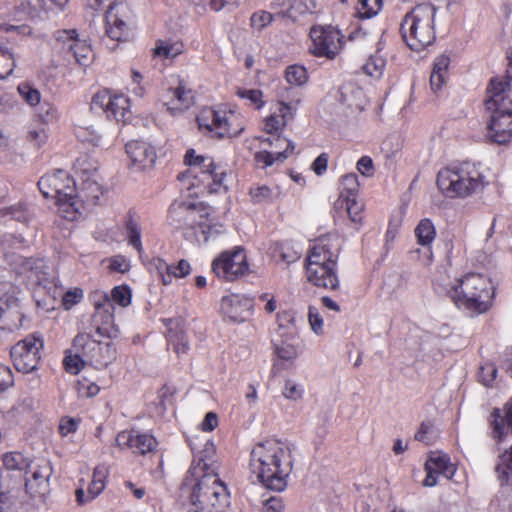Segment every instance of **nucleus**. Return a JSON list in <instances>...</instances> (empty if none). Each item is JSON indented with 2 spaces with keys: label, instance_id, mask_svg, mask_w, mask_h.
Segmentation results:
<instances>
[{
  "label": "nucleus",
  "instance_id": "6",
  "mask_svg": "<svg viewBox=\"0 0 512 512\" xmlns=\"http://www.w3.org/2000/svg\"><path fill=\"white\" fill-rule=\"evenodd\" d=\"M510 81L494 77L487 87L485 109L489 112L486 121L487 139L499 145H505L512 139V99Z\"/></svg>",
  "mask_w": 512,
  "mask_h": 512
},
{
  "label": "nucleus",
  "instance_id": "16",
  "mask_svg": "<svg viewBox=\"0 0 512 512\" xmlns=\"http://www.w3.org/2000/svg\"><path fill=\"white\" fill-rule=\"evenodd\" d=\"M340 244V237L335 233L319 237L309 250L305 266H311V264L337 266Z\"/></svg>",
  "mask_w": 512,
  "mask_h": 512
},
{
  "label": "nucleus",
  "instance_id": "53",
  "mask_svg": "<svg viewBox=\"0 0 512 512\" xmlns=\"http://www.w3.org/2000/svg\"><path fill=\"white\" fill-rule=\"evenodd\" d=\"M74 353L69 352L64 360H63V364H64V367H65V370L68 372V373H71V374H78L80 372V370L82 369V367L87 364L86 360L84 359V357H82V353L80 352H77V351H74Z\"/></svg>",
  "mask_w": 512,
  "mask_h": 512
},
{
  "label": "nucleus",
  "instance_id": "5",
  "mask_svg": "<svg viewBox=\"0 0 512 512\" xmlns=\"http://www.w3.org/2000/svg\"><path fill=\"white\" fill-rule=\"evenodd\" d=\"M213 208L191 199H176L168 210L171 223L184 231L185 236L193 235L203 242L224 232V225L212 217Z\"/></svg>",
  "mask_w": 512,
  "mask_h": 512
},
{
  "label": "nucleus",
  "instance_id": "45",
  "mask_svg": "<svg viewBox=\"0 0 512 512\" xmlns=\"http://www.w3.org/2000/svg\"><path fill=\"white\" fill-rule=\"evenodd\" d=\"M384 0H358L356 12L361 19H370L376 16L383 7Z\"/></svg>",
  "mask_w": 512,
  "mask_h": 512
},
{
  "label": "nucleus",
  "instance_id": "49",
  "mask_svg": "<svg viewBox=\"0 0 512 512\" xmlns=\"http://www.w3.org/2000/svg\"><path fill=\"white\" fill-rule=\"evenodd\" d=\"M305 393L304 385L293 379H286L282 389L284 398L291 401H299L303 398Z\"/></svg>",
  "mask_w": 512,
  "mask_h": 512
},
{
  "label": "nucleus",
  "instance_id": "62",
  "mask_svg": "<svg viewBox=\"0 0 512 512\" xmlns=\"http://www.w3.org/2000/svg\"><path fill=\"white\" fill-rule=\"evenodd\" d=\"M384 69V62L375 57H370L367 59L365 64L362 66V70L366 75L371 77H380L382 75Z\"/></svg>",
  "mask_w": 512,
  "mask_h": 512
},
{
  "label": "nucleus",
  "instance_id": "58",
  "mask_svg": "<svg viewBox=\"0 0 512 512\" xmlns=\"http://www.w3.org/2000/svg\"><path fill=\"white\" fill-rule=\"evenodd\" d=\"M104 488H105V486L103 483H99L92 479V481L90 482L88 489H87V492H88L87 495H85V492L82 488L77 489V491H76L77 501L79 503H84L89 500H92L96 496H98L104 490Z\"/></svg>",
  "mask_w": 512,
  "mask_h": 512
},
{
  "label": "nucleus",
  "instance_id": "29",
  "mask_svg": "<svg viewBox=\"0 0 512 512\" xmlns=\"http://www.w3.org/2000/svg\"><path fill=\"white\" fill-rule=\"evenodd\" d=\"M57 212L59 216L68 221L78 220L86 209L83 202L78 198L77 193L68 192L67 196H61L55 199Z\"/></svg>",
  "mask_w": 512,
  "mask_h": 512
},
{
  "label": "nucleus",
  "instance_id": "42",
  "mask_svg": "<svg viewBox=\"0 0 512 512\" xmlns=\"http://www.w3.org/2000/svg\"><path fill=\"white\" fill-rule=\"evenodd\" d=\"M153 51L155 56L174 59L184 52V44L182 41L158 40Z\"/></svg>",
  "mask_w": 512,
  "mask_h": 512
},
{
  "label": "nucleus",
  "instance_id": "24",
  "mask_svg": "<svg viewBox=\"0 0 512 512\" xmlns=\"http://www.w3.org/2000/svg\"><path fill=\"white\" fill-rule=\"evenodd\" d=\"M122 5L115 2L109 4L108 10L105 14V28L107 36L115 41H125L129 37V27L123 20Z\"/></svg>",
  "mask_w": 512,
  "mask_h": 512
},
{
  "label": "nucleus",
  "instance_id": "9",
  "mask_svg": "<svg viewBox=\"0 0 512 512\" xmlns=\"http://www.w3.org/2000/svg\"><path fill=\"white\" fill-rule=\"evenodd\" d=\"M436 9L432 4L415 6L401 21L400 32L407 46L413 51H422L435 41Z\"/></svg>",
  "mask_w": 512,
  "mask_h": 512
},
{
  "label": "nucleus",
  "instance_id": "32",
  "mask_svg": "<svg viewBox=\"0 0 512 512\" xmlns=\"http://www.w3.org/2000/svg\"><path fill=\"white\" fill-rule=\"evenodd\" d=\"M88 300L93 306L95 314L102 320H110L114 318L115 307L111 301L109 294L102 290L91 291Z\"/></svg>",
  "mask_w": 512,
  "mask_h": 512
},
{
  "label": "nucleus",
  "instance_id": "56",
  "mask_svg": "<svg viewBox=\"0 0 512 512\" xmlns=\"http://www.w3.org/2000/svg\"><path fill=\"white\" fill-rule=\"evenodd\" d=\"M275 350L280 360L292 364L298 357L297 348L289 343L283 342L281 344L275 343Z\"/></svg>",
  "mask_w": 512,
  "mask_h": 512
},
{
  "label": "nucleus",
  "instance_id": "18",
  "mask_svg": "<svg viewBox=\"0 0 512 512\" xmlns=\"http://www.w3.org/2000/svg\"><path fill=\"white\" fill-rule=\"evenodd\" d=\"M116 446L121 450H131L135 454H146L157 446L155 437L136 429L120 431L115 439Z\"/></svg>",
  "mask_w": 512,
  "mask_h": 512
},
{
  "label": "nucleus",
  "instance_id": "41",
  "mask_svg": "<svg viewBox=\"0 0 512 512\" xmlns=\"http://www.w3.org/2000/svg\"><path fill=\"white\" fill-rule=\"evenodd\" d=\"M79 182L86 179L99 178L98 165L88 156L79 157L74 164Z\"/></svg>",
  "mask_w": 512,
  "mask_h": 512
},
{
  "label": "nucleus",
  "instance_id": "28",
  "mask_svg": "<svg viewBox=\"0 0 512 512\" xmlns=\"http://www.w3.org/2000/svg\"><path fill=\"white\" fill-rule=\"evenodd\" d=\"M292 106L286 102H279L276 112L271 113L264 119V131L270 135H277L287 125L289 120L294 118Z\"/></svg>",
  "mask_w": 512,
  "mask_h": 512
},
{
  "label": "nucleus",
  "instance_id": "60",
  "mask_svg": "<svg viewBox=\"0 0 512 512\" xmlns=\"http://www.w3.org/2000/svg\"><path fill=\"white\" fill-rule=\"evenodd\" d=\"M274 15L268 11L259 10L252 14L250 25L256 30H262L272 23Z\"/></svg>",
  "mask_w": 512,
  "mask_h": 512
},
{
  "label": "nucleus",
  "instance_id": "2",
  "mask_svg": "<svg viewBox=\"0 0 512 512\" xmlns=\"http://www.w3.org/2000/svg\"><path fill=\"white\" fill-rule=\"evenodd\" d=\"M459 310L471 315L484 314L490 310L495 297L496 288L490 277L469 272L449 282L441 291Z\"/></svg>",
  "mask_w": 512,
  "mask_h": 512
},
{
  "label": "nucleus",
  "instance_id": "4",
  "mask_svg": "<svg viewBox=\"0 0 512 512\" xmlns=\"http://www.w3.org/2000/svg\"><path fill=\"white\" fill-rule=\"evenodd\" d=\"M207 464L192 465L185 477L183 491L189 494L192 506L207 512H223L229 506V492L214 470Z\"/></svg>",
  "mask_w": 512,
  "mask_h": 512
},
{
  "label": "nucleus",
  "instance_id": "64",
  "mask_svg": "<svg viewBox=\"0 0 512 512\" xmlns=\"http://www.w3.org/2000/svg\"><path fill=\"white\" fill-rule=\"evenodd\" d=\"M39 105L37 115L43 123L47 124L57 119V109L53 105L47 102Z\"/></svg>",
  "mask_w": 512,
  "mask_h": 512
},
{
  "label": "nucleus",
  "instance_id": "59",
  "mask_svg": "<svg viewBox=\"0 0 512 512\" xmlns=\"http://www.w3.org/2000/svg\"><path fill=\"white\" fill-rule=\"evenodd\" d=\"M346 210L348 216L355 224H361L363 219V204L356 201L354 197L346 198Z\"/></svg>",
  "mask_w": 512,
  "mask_h": 512
},
{
  "label": "nucleus",
  "instance_id": "10",
  "mask_svg": "<svg viewBox=\"0 0 512 512\" xmlns=\"http://www.w3.org/2000/svg\"><path fill=\"white\" fill-rule=\"evenodd\" d=\"M196 121L201 131L216 139L237 137L245 129L243 115L227 106L204 107Z\"/></svg>",
  "mask_w": 512,
  "mask_h": 512
},
{
  "label": "nucleus",
  "instance_id": "13",
  "mask_svg": "<svg viewBox=\"0 0 512 512\" xmlns=\"http://www.w3.org/2000/svg\"><path fill=\"white\" fill-rule=\"evenodd\" d=\"M194 91L180 76L171 77L164 90L161 101L172 115L188 110L194 104Z\"/></svg>",
  "mask_w": 512,
  "mask_h": 512
},
{
  "label": "nucleus",
  "instance_id": "1",
  "mask_svg": "<svg viewBox=\"0 0 512 512\" xmlns=\"http://www.w3.org/2000/svg\"><path fill=\"white\" fill-rule=\"evenodd\" d=\"M292 445L284 440L270 438L254 445L250 452L252 474L268 489L283 491L293 470Z\"/></svg>",
  "mask_w": 512,
  "mask_h": 512
},
{
  "label": "nucleus",
  "instance_id": "50",
  "mask_svg": "<svg viewBox=\"0 0 512 512\" xmlns=\"http://www.w3.org/2000/svg\"><path fill=\"white\" fill-rule=\"evenodd\" d=\"M109 297L113 304H118L121 307H127L131 303L132 291L128 285H118L112 288Z\"/></svg>",
  "mask_w": 512,
  "mask_h": 512
},
{
  "label": "nucleus",
  "instance_id": "43",
  "mask_svg": "<svg viewBox=\"0 0 512 512\" xmlns=\"http://www.w3.org/2000/svg\"><path fill=\"white\" fill-rule=\"evenodd\" d=\"M2 318H18L24 320V315L19 312L18 299L12 295L0 296V320Z\"/></svg>",
  "mask_w": 512,
  "mask_h": 512
},
{
  "label": "nucleus",
  "instance_id": "19",
  "mask_svg": "<svg viewBox=\"0 0 512 512\" xmlns=\"http://www.w3.org/2000/svg\"><path fill=\"white\" fill-rule=\"evenodd\" d=\"M426 477L423 485L426 487H434L438 483V476L442 475L447 479H451L456 467L450 461L447 454L441 452H432L425 463Z\"/></svg>",
  "mask_w": 512,
  "mask_h": 512
},
{
  "label": "nucleus",
  "instance_id": "52",
  "mask_svg": "<svg viewBox=\"0 0 512 512\" xmlns=\"http://www.w3.org/2000/svg\"><path fill=\"white\" fill-rule=\"evenodd\" d=\"M192 4L202 11H221L225 6L238 5L240 0H191Z\"/></svg>",
  "mask_w": 512,
  "mask_h": 512
},
{
  "label": "nucleus",
  "instance_id": "46",
  "mask_svg": "<svg viewBox=\"0 0 512 512\" xmlns=\"http://www.w3.org/2000/svg\"><path fill=\"white\" fill-rule=\"evenodd\" d=\"M236 95L241 99L247 100L248 105L255 110H260L265 105L263 92L259 89H238Z\"/></svg>",
  "mask_w": 512,
  "mask_h": 512
},
{
  "label": "nucleus",
  "instance_id": "27",
  "mask_svg": "<svg viewBox=\"0 0 512 512\" xmlns=\"http://www.w3.org/2000/svg\"><path fill=\"white\" fill-rule=\"evenodd\" d=\"M493 437L498 443L512 439V399L504 410L494 409L491 415Z\"/></svg>",
  "mask_w": 512,
  "mask_h": 512
},
{
  "label": "nucleus",
  "instance_id": "11",
  "mask_svg": "<svg viewBox=\"0 0 512 512\" xmlns=\"http://www.w3.org/2000/svg\"><path fill=\"white\" fill-rule=\"evenodd\" d=\"M249 270L247 255L244 248L235 246L222 251L211 262V272L225 282H234Z\"/></svg>",
  "mask_w": 512,
  "mask_h": 512
},
{
  "label": "nucleus",
  "instance_id": "34",
  "mask_svg": "<svg viewBox=\"0 0 512 512\" xmlns=\"http://www.w3.org/2000/svg\"><path fill=\"white\" fill-rule=\"evenodd\" d=\"M449 65L450 57L448 55L442 54L435 58L430 75V85L432 90L438 91L446 83Z\"/></svg>",
  "mask_w": 512,
  "mask_h": 512
},
{
  "label": "nucleus",
  "instance_id": "37",
  "mask_svg": "<svg viewBox=\"0 0 512 512\" xmlns=\"http://www.w3.org/2000/svg\"><path fill=\"white\" fill-rule=\"evenodd\" d=\"M167 341L178 356L186 354L189 350L187 336L180 327L179 322H169Z\"/></svg>",
  "mask_w": 512,
  "mask_h": 512
},
{
  "label": "nucleus",
  "instance_id": "20",
  "mask_svg": "<svg viewBox=\"0 0 512 512\" xmlns=\"http://www.w3.org/2000/svg\"><path fill=\"white\" fill-rule=\"evenodd\" d=\"M125 149L134 169L143 171L154 166L157 154L154 146L150 143L132 140L125 145Z\"/></svg>",
  "mask_w": 512,
  "mask_h": 512
},
{
  "label": "nucleus",
  "instance_id": "23",
  "mask_svg": "<svg viewBox=\"0 0 512 512\" xmlns=\"http://www.w3.org/2000/svg\"><path fill=\"white\" fill-rule=\"evenodd\" d=\"M31 476L24 477L26 492L32 497L44 496L49 491V479L52 475V467L49 462L30 467Z\"/></svg>",
  "mask_w": 512,
  "mask_h": 512
},
{
  "label": "nucleus",
  "instance_id": "61",
  "mask_svg": "<svg viewBox=\"0 0 512 512\" xmlns=\"http://www.w3.org/2000/svg\"><path fill=\"white\" fill-rule=\"evenodd\" d=\"M77 391L81 397H93L99 393L100 388L86 377H81L77 382Z\"/></svg>",
  "mask_w": 512,
  "mask_h": 512
},
{
  "label": "nucleus",
  "instance_id": "8",
  "mask_svg": "<svg viewBox=\"0 0 512 512\" xmlns=\"http://www.w3.org/2000/svg\"><path fill=\"white\" fill-rule=\"evenodd\" d=\"M118 333L119 329L115 322L90 324L75 337L72 349L82 353L87 364L97 369L104 368L115 360L116 350L110 342L102 341L101 338L112 339L117 337Z\"/></svg>",
  "mask_w": 512,
  "mask_h": 512
},
{
  "label": "nucleus",
  "instance_id": "51",
  "mask_svg": "<svg viewBox=\"0 0 512 512\" xmlns=\"http://www.w3.org/2000/svg\"><path fill=\"white\" fill-rule=\"evenodd\" d=\"M18 93L22 99L30 106L40 104L41 93L28 82H21L17 87Z\"/></svg>",
  "mask_w": 512,
  "mask_h": 512
},
{
  "label": "nucleus",
  "instance_id": "55",
  "mask_svg": "<svg viewBox=\"0 0 512 512\" xmlns=\"http://www.w3.org/2000/svg\"><path fill=\"white\" fill-rule=\"evenodd\" d=\"M84 298V291L80 287H73L68 289L62 296L61 304L65 310L72 309L75 305L80 303Z\"/></svg>",
  "mask_w": 512,
  "mask_h": 512
},
{
  "label": "nucleus",
  "instance_id": "39",
  "mask_svg": "<svg viewBox=\"0 0 512 512\" xmlns=\"http://www.w3.org/2000/svg\"><path fill=\"white\" fill-rule=\"evenodd\" d=\"M68 51L72 53L75 61L81 66H88L93 59V51L91 45L86 40L78 37L69 44Z\"/></svg>",
  "mask_w": 512,
  "mask_h": 512
},
{
  "label": "nucleus",
  "instance_id": "22",
  "mask_svg": "<svg viewBox=\"0 0 512 512\" xmlns=\"http://www.w3.org/2000/svg\"><path fill=\"white\" fill-rule=\"evenodd\" d=\"M4 470L0 472V480L10 478L14 484H19L28 474L31 461L19 452H9L2 458Z\"/></svg>",
  "mask_w": 512,
  "mask_h": 512
},
{
  "label": "nucleus",
  "instance_id": "57",
  "mask_svg": "<svg viewBox=\"0 0 512 512\" xmlns=\"http://www.w3.org/2000/svg\"><path fill=\"white\" fill-rule=\"evenodd\" d=\"M80 423V418H74L69 416L62 417L59 421L58 426L59 434L63 438L73 435L78 430Z\"/></svg>",
  "mask_w": 512,
  "mask_h": 512
},
{
  "label": "nucleus",
  "instance_id": "44",
  "mask_svg": "<svg viewBox=\"0 0 512 512\" xmlns=\"http://www.w3.org/2000/svg\"><path fill=\"white\" fill-rule=\"evenodd\" d=\"M16 67L14 53L4 44H0V80L10 76Z\"/></svg>",
  "mask_w": 512,
  "mask_h": 512
},
{
  "label": "nucleus",
  "instance_id": "63",
  "mask_svg": "<svg viewBox=\"0 0 512 512\" xmlns=\"http://www.w3.org/2000/svg\"><path fill=\"white\" fill-rule=\"evenodd\" d=\"M357 171L364 177H372L375 174V165L368 155L362 156L356 163Z\"/></svg>",
  "mask_w": 512,
  "mask_h": 512
},
{
  "label": "nucleus",
  "instance_id": "12",
  "mask_svg": "<svg viewBox=\"0 0 512 512\" xmlns=\"http://www.w3.org/2000/svg\"><path fill=\"white\" fill-rule=\"evenodd\" d=\"M43 346V338L36 333L15 344L11 349L15 368L22 373H30L37 369Z\"/></svg>",
  "mask_w": 512,
  "mask_h": 512
},
{
  "label": "nucleus",
  "instance_id": "33",
  "mask_svg": "<svg viewBox=\"0 0 512 512\" xmlns=\"http://www.w3.org/2000/svg\"><path fill=\"white\" fill-rule=\"evenodd\" d=\"M248 194L253 204H272L281 198L282 190L278 185L270 187L265 184H257L249 188Z\"/></svg>",
  "mask_w": 512,
  "mask_h": 512
},
{
  "label": "nucleus",
  "instance_id": "47",
  "mask_svg": "<svg viewBox=\"0 0 512 512\" xmlns=\"http://www.w3.org/2000/svg\"><path fill=\"white\" fill-rule=\"evenodd\" d=\"M285 78L289 84L301 86L307 82L308 73L304 66L294 64L286 68Z\"/></svg>",
  "mask_w": 512,
  "mask_h": 512
},
{
  "label": "nucleus",
  "instance_id": "35",
  "mask_svg": "<svg viewBox=\"0 0 512 512\" xmlns=\"http://www.w3.org/2000/svg\"><path fill=\"white\" fill-rule=\"evenodd\" d=\"M125 230L128 243L133 246L138 253L143 252V246L141 241V225L140 217L135 212L129 211L125 218Z\"/></svg>",
  "mask_w": 512,
  "mask_h": 512
},
{
  "label": "nucleus",
  "instance_id": "48",
  "mask_svg": "<svg viewBox=\"0 0 512 512\" xmlns=\"http://www.w3.org/2000/svg\"><path fill=\"white\" fill-rule=\"evenodd\" d=\"M192 272L191 264L186 259L179 260L176 264L170 265V272L166 274V286L170 285L173 279H182Z\"/></svg>",
  "mask_w": 512,
  "mask_h": 512
},
{
  "label": "nucleus",
  "instance_id": "3",
  "mask_svg": "<svg viewBox=\"0 0 512 512\" xmlns=\"http://www.w3.org/2000/svg\"><path fill=\"white\" fill-rule=\"evenodd\" d=\"M489 184L480 162L464 160L442 167L436 177L439 192L448 199H467Z\"/></svg>",
  "mask_w": 512,
  "mask_h": 512
},
{
  "label": "nucleus",
  "instance_id": "31",
  "mask_svg": "<svg viewBox=\"0 0 512 512\" xmlns=\"http://www.w3.org/2000/svg\"><path fill=\"white\" fill-rule=\"evenodd\" d=\"M98 179L82 180L75 190L78 198H80L86 208L98 205L101 197L104 196V188L99 184Z\"/></svg>",
  "mask_w": 512,
  "mask_h": 512
},
{
  "label": "nucleus",
  "instance_id": "7",
  "mask_svg": "<svg viewBox=\"0 0 512 512\" xmlns=\"http://www.w3.org/2000/svg\"><path fill=\"white\" fill-rule=\"evenodd\" d=\"M184 163L188 169L178 179L188 180L187 188L193 190L196 196L227 191L224 184L227 170L224 165L215 162L213 157L197 154L195 149L190 148L185 153Z\"/></svg>",
  "mask_w": 512,
  "mask_h": 512
},
{
  "label": "nucleus",
  "instance_id": "54",
  "mask_svg": "<svg viewBox=\"0 0 512 512\" xmlns=\"http://www.w3.org/2000/svg\"><path fill=\"white\" fill-rule=\"evenodd\" d=\"M341 196L354 197L359 190L358 176L355 173H349L341 177L340 181Z\"/></svg>",
  "mask_w": 512,
  "mask_h": 512
},
{
  "label": "nucleus",
  "instance_id": "14",
  "mask_svg": "<svg viewBox=\"0 0 512 512\" xmlns=\"http://www.w3.org/2000/svg\"><path fill=\"white\" fill-rule=\"evenodd\" d=\"M310 52L317 57L333 59L342 48V35L334 27L314 26L310 30Z\"/></svg>",
  "mask_w": 512,
  "mask_h": 512
},
{
  "label": "nucleus",
  "instance_id": "36",
  "mask_svg": "<svg viewBox=\"0 0 512 512\" xmlns=\"http://www.w3.org/2000/svg\"><path fill=\"white\" fill-rule=\"evenodd\" d=\"M197 437L189 438V445L191 449L198 454L199 461L193 465H204L207 464L208 470H214L216 472L217 467L214 464L213 457L216 452L215 445L212 441L206 440L204 446L201 448L197 443Z\"/></svg>",
  "mask_w": 512,
  "mask_h": 512
},
{
  "label": "nucleus",
  "instance_id": "25",
  "mask_svg": "<svg viewBox=\"0 0 512 512\" xmlns=\"http://www.w3.org/2000/svg\"><path fill=\"white\" fill-rule=\"evenodd\" d=\"M253 308V299L242 294L232 293L222 297L220 302V309L229 320H244L245 314L249 315Z\"/></svg>",
  "mask_w": 512,
  "mask_h": 512
},
{
  "label": "nucleus",
  "instance_id": "15",
  "mask_svg": "<svg viewBox=\"0 0 512 512\" xmlns=\"http://www.w3.org/2000/svg\"><path fill=\"white\" fill-rule=\"evenodd\" d=\"M91 107L102 110L108 118L125 121L130 114V99L123 93L108 89L98 91L92 98Z\"/></svg>",
  "mask_w": 512,
  "mask_h": 512
},
{
  "label": "nucleus",
  "instance_id": "30",
  "mask_svg": "<svg viewBox=\"0 0 512 512\" xmlns=\"http://www.w3.org/2000/svg\"><path fill=\"white\" fill-rule=\"evenodd\" d=\"M277 142L285 145V150H261L254 154L255 163L262 169L271 167L276 162H283L294 153V143L289 139H277Z\"/></svg>",
  "mask_w": 512,
  "mask_h": 512
},
{
  "label": "nucleus",
  "instance_id": "17",
  "mask_svg": "<svg viewBox=\"0 0 512 512\" xmlns=\"http://www.w3.org/2000/svg\"><path fill=\"white\" fill-rule=\"evenodd\" d=\"M38 188L45 198L57 199L67 196L68 192H75L76 183L71 175L63 169H55L43 175L38 183Z\"/></svg>",
  "mask_w": 512,
  "mask_h": 512
},
{
  "label": "nucleus",
  "instance_id": "38",
  "mask_svg": "<svg viewBox=\"0 0 512 512\" xmlns=\"http://www.w3.org/2000/svg\"><path fill=\"white\" fill-rule=\"evenodd\" d=\"M414 234L417 243L423 247H430L436 238V228L433 221L423 218L415 227Z\"/></svg>",
  "mask_w": 512,
  "mask_h": 512
},
{
  "label": "nucleus",
  "instance_id": "40",
  "mask_svg": "<svg viewBox=\"0 0 512 512\" xmlns=\"http://www.w3.org/2000/svg\"><path fill=\"white\" fill-rule=\"evenodd\" d=\"M496 473L501 484L512 485V444L509 449L499 455Z\"/></svg>",
  "mask_w": 512,
  "mask_h": 512
},
{
  "label": "nucleus",
  "instance_id": "26",
  "mask_svg": "<svg viewBox=\"0 0 512 512\" xmlns=\"http://www.w3.org/2000/svg\"><path fill=\"white\" fill-rule=\"evenodd\" d=\"M305 270L308 281L313 285L329 290L338 288L337 266L311 264L305 266Z\"/></svg>",
  "mask_w": 512,
  "mask_h": 512
},
{
  "label": "nucleus",
  "instance_id": "21",
  "mask_svg": "<svg viewBox=\"0 0 512 512\" xmlns=\"http://www.w3.org/2000/svg\"><path fill=\"white\" fill-rule=\"evenodd\" d=\"M271 9L276 15L297 21L301 17L312 14L316 9L315 0H274Z\"/></svg>",
  "mask_w": 512,
  "mask_h": 512
}]
</instances>
